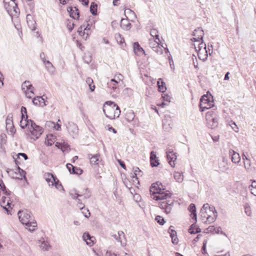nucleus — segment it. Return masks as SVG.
<instances>
[{"label":"nucleus","mask_w":256,"mask_h":256,"mask_svg":"<svg viewBox=\"0 0 256 256\" xmlns=\"http://www.w3.org/2000/svg\"><path fill=\"white\" fill-rule=\"evenodd\" d=\"M55 146L58 148L60 149L63 152H68L70 149L69 145L65 142H56Z\"/></svg>","instance_id":"5701e85b"},{"label":"nucleus","mask_w":256,"mask_h":256,"mask_svg":"<svg viewBox=\"0 0 256 256\" xmlns=\"http://www.w3.org/2000/svg\"><path fill=\"white\" fill-rule=\"evenodd\" d=\"M226 165V164L224 162H221L220 164V166H219L220 171L221 172H226L228 169V168H227Z\"/></svg>","instance_id":"09e8293b"},{"label":"nucleus","mask_w":256,"mask_h":256,"mask_svg":"<svg viewBox=\"0 0 256 256\" xmlns=\"http://www.w3.org/2000/svg\"><path fill=\"white\" fill-rule=\"evenodd\" d=\"M204 36V32L203 30L200 28L196 29L193 32L194 37L192 38V40L194 42V44L200 43L202 42Z\"/></svg>","instance_id":"f3484780"},{"label":"nucleus","mask_w":256,"mask_h":256,"mask_svg":"<svg viewBox=\"0 0 256 256\" xmlns=\"http://www.w3.org/2000/svg\"><path fill=\"white\" fill-rule=\"evenodd\" d=\"M44 178L50 186H54L59 190L62 188V186L58 178L50 172H45Z\"/></svg>","instance_id":"1a4fd4ad"},{"label":"nucleus","mask_w":256,"mask_h":256,"mask_svg":"<svg viewBox=\"0 0 256 256\" xmlns=\"http://www.w3.org/2000/svg\"><path fill=\"white\" fill-rule=\"evenodd\" d=\"M246 214L248 216H250L252 215V212L251 210L250 207L248 206H246L244 208Z\"/></svg>","instance_id":"864d4df0"},{"label":"nucleus","mask_w":256,"mask_h":256,"mask_svg":"<svg viewBox=\"0 0 256 256\" xmlns=\"http://www.w3.org/2000/svg\"><path fill=\"white\" fill-rule=\"evenodd\" d=\"M66 168L69 170V172L72 174V170L74 169V166L72 164H66Z\"/></svg>","instance_id":"680f3d73"},{"label":"nucleus","mask_w":256,"mask_h":256,"mask_svg":"<svg viewBox=\"0 0 256 256\" xmlns=\"http://www.w3.org/2000/svg\"><path fill=\"white\" fill-rule=\"evenodd\" d=\"M158 90L162 92H164L166 90V86L165 82L163 81L162 78H159L158 82Z\"/></svg>","instance_id":"bb28decb"},{"label":"nucleus","mask_w":256,"mask_h":256,"mask_svg":"<svg viewBox=\"0 0 256 256\" xmlns=\"http://www.w3.org/2000/svg\"><path fill=\"white\" fill-rule=\"evenodd\" d=\"M134 51L136 52H144L143 48L140 46L138 42L134 43Z\"/></svg>","instance_id":"58836bf2"},{"label":"nucleus","mask_w":256,"mask_h":256,"mask_svg":"<svg viewBox=\"0 0 256 256\" xmlns=\"http://www.w3.org/2000/svg\"><path fill=\"white\" fill-rule=\"evenodd\" d=\"M16 158L15 162L17 164H19L22 162V160L21 158H22L24 160H26L28 158L27 155L24 153H18L16 154Z\"/></svg>","instance_id":"393cba45"},{"label":"nucleus","mask_w":256,"mask_h":256,"mask_svg":"<svg viewBox=\"0 0 256 256\" xmlns=\"http://www.w3.org/2000/svg\"><path fill=\"white\" fill-rule=\"evenodd\" d=\"M43 99L41 97L34 98L33 99V102L36 105H40V100H42Z\"/></svg>","instance_id":"603ef678"},{"label":"nucleus","mask_w":256,"mask_h":256,"mask_svg":"<svg viewBox=\"0 0 256 256\" xmlns=\"http://www.w3.org/2000/svg\"><path fill=\"white\" fill-rule=\"evenodd\" d=\"M66 24L67 28L70 31H72L73 30L74 24L72 20H68L66 21Z\"/></svg>","instance_id":"a18cd8bd"},{"label":"nucleus","mask_w":256,"mask_h":256,"mask_svg":"<svg viewBox=\"0 0 256 256\" xmlns=\"http://www.w3.org/2000/svg\"><path fill=\"white\" fill-rule=\"evenodd\" d=\"M208 242V240H206L204 241L203 242V246L202 247V253L203 254H206V244Z\"/></svg>","instance_id":"13d9d810"},{"label":"nucleus","mask_w":256,"mask_h":256,"mask_svg":"<svg viewBox=\"0 0 256 256\" xmlns=\"http://www.w3.org/2000/svg\"><path fill=\"white\" fill-rule=\"evenodd\" d=\"M162 98L163 100L164 101H166L167 102H170L171 98L169 95H168L167 94H162Z\"/></svg>","instance_id":"5fc2aeb1"},{"label":"nucleus","mask_w":256,"mask_h":256,"mask_svg":"<svg viewBox=\"0 0 256 256\" xmlns=\"http://www.w3.org/2000/svg\"><path fill=\"white\" fill-rule=\"evenodd\" d=\"M82 212L84 214L85 217L88 218L90 216V212L88 210L87 208L82 207Z\"/></svg>","instance_id":"8fccbe9b"},{"label":"nucleus","mask_w":256,"mask_h":256,"mask_svg":"<svg viewBox=\"0 0 256 256\" xmlns=\"http://www.w3.org/2000/svg\"><path fill=\"white\" fill-rule=\"evenodd\" d=\"M155 220L158 224L162 226L164 225L165 223L164 218L160 216H157L155 218Z\"/></svg>","instance_id":"de8ad7c7"},{"label":"nucleus","mask_w":256,"mask_h":256,"mask_svg":"<svg viewBox=\"0 0 256 256\" xmlns=\"http://www.w3.org/2000/svg\"><path fill=\"white\" fill-rule=\"evenodd\" d=\"M82 173V170L79 168L74 166L72 174H81Z\"/></svg>","instance_id":"3c124183"},{"label":"nucleus","mask_w":256,"mask_h":256,"mask_svg":"<svg viewBox=\"0 0 256 256\" xmlns=\"http://www.w3.org/2000/svg\"><path fill=\"white\" fill-rule=\"evenodd\" d=\"M44 63L48 69V70L50 72H53L54 70V67L53 66L52 64L48 61V60H44Z\"/></svg>","instance_id":"e433bc0d"},{"label":"nucleus","mask_w":256,"mask_h":256,"mask_svg":"<svg viewBox=\"0 0 256 256\" xmlns=\"http://www.w3.org/2000/svg\"><path fill=\"white\" fill-rule=\"evenodd\" d=\"M214 106L213 97L212 94H208L202 96L200 100V108L201 111L209 109Z\"/></svg>","instance_id":"0eeeda50"},{"label":"nucleus","mask_w":256,"mask_h":256,"mask_svg":"<svg viewBox=\"0 0 256 256\" xmlns=\"http://www.w3.org/2000/svg\"><path fill=\"white\" fill-rule=\"evenodd\" d=\"M118 162L122 168H124V170L126 169V166L123 162L120 160H118Z\"/></svg>","instance_id":"e2e57ef3"},{"label":"nucleus","mask_w":256,"mask_h":256,"mask_svg":"<svg viewBox=\"0 0 256 256\" xmlns=\"http://www.w3.org/2000/svg\"><path fill=\"white\" fill-rule=\"evenodd\" d=\"M249 188L252 194L256 196V181H252Z\"/></svg>","instance_id":"ea45409f"},{"label":"nucleus","mask_w":256,"mask_h":256,"mask_svg":"<svg viewBox=\"0 0 256 256\" xmlns=\"http://www.w3.org/2000/svg\"><path fill=\"white\" fill-rule=\"evenodd\" d=\"M157 105H158V106H161V107H162V108H164V107L166 105H167V104H166V103L165 102H162L161 104H157Z\"/></svg>","instance_id":"774afa93"},{"label":"nucleus","mask_w":256,"mask_h":256,"mask_svg":"<svg viewBox=\"0 0 256 256\" xmlns=\"http://www.w3.org/2000/svg\"><path fill=\"white\" fill-rule=\"evenodd\" d=\"M22 90H27L28 89L34 90V88L29 81H25L22 85Z\"/></svg>","instance_id":"2f4dec72"},{"label":"nucleus","mask_w":256,"mask_h":256,"mask_svg":"<svg viewBox=\"0 0 256 256\" xmlns=\"http://www.w3.org/2000/svg\"><path fill=\"white\" fill-rule=\"evenodd\" d=\"M116 39L117 42L122 46H123L124 43V38H122L120 34H116Z\"/></svg>","instance_id":"37998d69"},{"label":"nucleus","mask_w":256,"mask_h":256,"mask_svg":"<svg viewBox=\"0 0 256 256\" xmlns=\"http://www.w3.org/2000/svg\"><path fill=\"white\" fill-rule=\"evenodd\" d=\"M158 206L163 210H164V212L166 214H170L172 210V206L174 204V200L172 198V194H170V197L166 198V196L162 198V199H158Z\"/></svg>","instance_id":"423d86ee"},{"label":"nucleus","mask_w":256,"mask_h":256,"mask_svg":"<svg viewBox=\"0 0 256 256\" xmlns=\"http://www.w3.org/2000/svg\"><path fill=\"white\" fill-rule=\"evenodd\" d=\"M82 238L88 246H92L94 244L95 238L94 236H91L88 233L84 232L83 234Z\"/></svg>","instance_id":"aec40b11"},{"label":"nucleus","mask_w":256,"mask_h":256,"mask_svg":"<svg viewBox=\"0 0 256 256\" xmlns=\"http://www.w3.org/2000/svg\"><path fill=\"white\" fill-rule=\"evenodd\" d=\"M167 160L170 166L174 168L177 160L176 153L174 152L172 148H168L166 151Z\"/></svg>","instance_id":"4468645a"},{"label":"nucleus","mask_w":256,"mask_h":256,"mask_svg":"<svg viewBox=\"0 0 256 256\" xmlns=\"http://www.w3.org/2000/svg\"><path fill=\"white\" fill-rule=\"evenodd\" d=\"M27 118L28 117H22V120L20 122V126L23 128H26L29 124V122Z\"/></svg>","instance_id":"c9c22d12"},{"label":"nucleus","mask_w":256,"mask_h":256,"mask_svg":"<svg viewBox=\"0 0 256 256\" xmlns=\"http://www.w3.org/2000/svg\"><path fill=\"white\" fill-rule=\"evenodd\" d=\"M150 162L152 166H157L159 165V160L156 156L155 152H152L150 156Z\"/></svg>","instance_id":"4be33fe9"},{"label":"nucleus","mask_w":256,"mask_h":256,"mask_svg":"<svg viewBox=\"0 0 256 256\" xmlns=\"http://www.w3.org/2000/svg\"><path fill=\"white\" fill-rule=\"evenodd\" d=\"M120 0H113V4L114 6H118L120 4Z\"/></svg>","instance_id":"338daca9"},{"label":"nucleus","mask_w":256,"mask_h":256,"mask_svg":"<svg viewBox=\"0 0 256 256\" xmlns=\"http://www.w3.org/2000/svg\"><path fill=\"white\" fill-rule=\"evenodd\" d=\"M188 232L191 234H194L200 232V229L197 228L196 225L192 224L188 230Z\"/></svg>","instance_id":"4c0bfd02"},{"label":"nucleus","mask_w":256,"mask_h":256,"mask_svg":"<svg viewBox=\"0 0 256 256\" xmlns=\"http://www.w3.org/2000/svg\"><path fill=\"white\" fill-rule=\"evenodd\" d=\"M170 237L172 238V242L174 244H178V239L176 237V231H172V233L170 234Z\"/></svg>","instance_id":"a19ab883"},{"label":"nucleus","mask_w":256,"mask_h":256,"mask_svg":"<svg viewBox=\"0 0 256 256\" xmlns=\"http://www.w3.org/2000/svg\"><path fill=\"white\" fill-rule=\"evenodd\" d=\"M194 48L197 52L198 58L202 60H205L208 56V53L206 49V45L203 42L199 44H194Z\"/></svg>","instance_id":"f8f14e48"},{"label":"nucleus","mask_w":256,"mask_h":256,"mask_svg":"<svg viewBox=\"0 0 256 256\" xmlns=\"http://www.w3.org/2000/svg\"><path fill=\"white\" fill-rule=\"evenodd\" d=\"M242 158H243V160H244V168L247 170H250V167H251V164H250V160L249 159H248L247 158V157L245 155H244L242 156Z\"/></svg>","instance_id":"f704fd0d"},{"label":"nucleus","mask_w":256,"mask_h":256,"mask_svg":"<svg viewBox=\"0 0 256 256\" xmlns=\"http://www.w3.org/2000/svg\"><path fill=\"white\" fill-rule=\"evenodd\" d=\"M134 174L135 176L137 178L138 176H140L142 175V172L138 168H136L134 170Z\"/></svg>","instance_id":"4d7b16f0"},{"label":"nucleus","mask_w":256,"mask_h":256,"mask_svg":"<svg viewBox=\"0 0 256 256\" xmlns=\"http://www.w3.org/2000/svg\"><path fill=\"white\" fill-rule=\"evenodd\" d=\"M24 92L26 96L29 98H31L34 96V90L28 89L27 90H24Z\"/></svg>","instance_id":"79ce46f5"},{"label":"nucleus","mask_w":256,"mask_h":256,"mask_svg":"<svg viewBox=\"0 0 256 256\" xmlns=\"http://www.w3.org/2000/svg\"><path fill=\"white\" fill-rule=\"evenodd\" d=\"M70 15L74 19H78L79 17L78 10L76 8H72L70 12Z\"/></svg>","instance_id":"473e14b6"},{"label":"nucleus","mask_w":256,"mask_h":256,"mask_svg":"<svg viewBox=\"0 0 256 256\" xmlns=\"http://www.w3.org/2000/svg\"><path fill=\"white\" fill-rule=\"evenodd\" d=\"M231 126L232 128L236 132H238V128L235 122H233L231 124Z\"/></svg>","instance_id":"052dcab7"},{"label":"nucleus","mask_w":256,"mask_h":256,"mask_svg":"<svg viewBox=\"0 0 256 256\" xmlns=\"http://www.w3.org/2000/svg\"><path fill=\"white\" fill-rule=\"evenodd\" d=\"M30 132L34 139L38 138L42 132V128L37 126L36 124H31V128L30 129Z\"/></svg>","instance_id":"2eb2a0df"},{"label":"nucleus","mask_w":256,"mask_h":256,"mask_svg":"<svg viewBox=\"0 0 256 256\" xmlns=\"http://www.w3.org/2000/svg\"><path fill=\"white\" fill-rule=\"evenodd\" d=\"M150 191L152 198L155 200H158V199H162L164 196L169 198L170 194L171 193L166 190L162 184L159 182L152 184L150 187Z\"/></svg>","instance_id":"7ed1b4c3"},{"label":"nucleus","mask_w":256,"mask_h":256,"mask_svg":"<svg viewBox=\"0 0 256 256\" xmlns=\"http://www.w3.org/2000/svg\"><path fill=\"white\" fill-rule=\"evenodd\" d=\"M21 114L22 117H28L26 114V109L24 106H22L21 108Z\"/></svg>","instance_id":"6e6d98bb"},{"label":"nucleus","mask_w":256,"mask_h":256,"mask_svg":"<svg viewBox=\"0 0 256 256\" xmlns=\"http://www.w3.org/2000/svg\"><path fill=\"white\" fill-rule=\"evenodd\" d=\"M206 120L208 126L210 128H214L218 126V118L217 113L214 110H210L206 112Z\"/></svg>","instance_id":"9d476101"},{"label":"nucleus","mask_w":256,"mask_h":256,"mask_svg":"<svg viewBox=\"0 0 256 256\" xmlns=\"http://www.w3.org/2000/svg\"><path fill=\"white\" fill-rule=\"evenodd\" d=\"M103 111L106 116L112 120L118 118L120 114L118 106L112 101H108L104 103Z\"/></svg>","instance_id":"39448f33"},{"label":"nucleus","mask_w":256,"mask_h":256,"mask_svg":"<svg viewBox=\"0 0 256 256\" xmlns=\"http://www.w3.org/2000/svg\"><path fill=\"white\" fill-rule=\"evenodd\" d=\"M78 32L82 40H86L91 34V30L88 24L82 25L78 29Z\"/></svg>","instance_id":"ddd939ff"},{"label":"nucleus","mask_w":256,"mask_h":256,"mask_svg":"<svg viewBox=\"0 0 256 256\" xmlns=\"http://www.w3.org/2000/svg\"><path fill=\"white\" fill-rule=\"evenodd\" d=\"M4 6L12 16H16L19 14V9L14 0H4Z\"/></svg>","instance_id":"6e6552de"},{"label":"nucleus","mask_w":256,"mask_h":256,"mask_svg":"<svg viewBox=\"0 0 256 256\" xmlns=\"http://www.w3.org/2000/svg\"><path fill=\"white\" fill-rule=\"evenodd\" d=\"M174 179L178 182H182L184 180L182 172H174Z\"/></svg>","instance_id":"c85d7f7f"},{"label":"nucleus","mask_w":256,"mask_h":256,"mask_svg":"<svg viewBox=\"0 0 256 256\" xmlns=\"http://www.w3.org/2000/svg\"><path fill=\"white\" fill-rule=\"evenodd\" d=\"M0 196H2L0 204L7 212L10 213V211L14 206L13 196L10 192L6 190V187L2 179L0 178Z\"/></svg>","instance_id":"f257e3e1"},{"label":"nucleus","mask_w":256,"mask_h":256,"mask_svg":"<svg viewBox=\"0 0 256 256\" xmlns=\"http://www.w3.org/2000/svg\"><path fill=\"white\" fill-rule=\"evenodd\" d=\"M67 128L68 132L70 134H72L74 137L78 134V126L74 122L68 123V126H67Z\"/></svg>","instance_id":"6ab92c4d"},{"label":"nucleus","mask_w":256,"mask_h":256,"mask_svg":"<svg viewBox=\"0 0 256 256\" xmlns=\"http://www.w3.org/2000/svg\"><path fill=\"white\" fill-rule=\"evenodd\" d=\"M86 82L88 85L89 88L91 92H94L96 86L94 84V80L91 78H88L86 80Z\"/></svg>","instance_id":"72a5a7b5"},{"label":"nucleus","mask_w":256,"mask_h":256,"mask_svg":"<svg viewBox=\"0 0 256 256\" xmlns=\"http://www.w3.org/2000/svg\"><path fill=\"white\" fill-rule=\"evenodd\" d=\"M56 140V137L52 134H48L45 140V144L48 146L53 144Z\"/></svg>","instance_id":"a878e982"},{"label":"nucleus","mask_w":256,"mask_h":256,"mask_svg":"<svg viewBox=\"0 0 256 256\" xmlns=\"http://www.w3.org/2000/svg\"><path fill=\"white\" fill-rule=\"evenodd\" d=\"M108 87L114 90L119 87L120 84L112 79L108 82Z\"/></svg>","instance_id":"7c9ffc66"},{"label":"nucleus","mask_w":256,"mask_h":256,"mask_svg":"<svg viewBox=\"0 0 256 256\" xmlns=\"http://www.w3.org/2000/svg\"><path fill=\"white\" fill-rule=\"evenodd\" d=\"M106 256H116V254L111 252H107Z\"/></svg>","instance_id":"69168bd1"},{"label":"nucleus","mask_w":256,"mask_h":256,"mask_svg":"<svg viewBox=\"0 0 256 256\" xmlns=\"http://www.w3.org/2000/svg\"><path fill=\"white\" fill-rule=\"evenodd\" d=\"M200 216L203 222L210 224L215 221L216 212L214 207H210L208 204H206L203 206L200 210Z\"/></svg>","instance_id":"f03ea898"},{"label":"nucleus","mask_w":256,"mask_h":256,"mask_svg":"<svg viewBox=\"0 0 256 256\" xmlns=\"http://www.w3.org/2000/svg\"><path fill=\"white\" fill-rule=\"evenodd\" d=\"M88 158H90V163L92 166H99V164L102 162V160L100 158V155L99 154H88Z\"/></svg>","instance_id":"a211bd4d"},{"label":"nucleus","mask_w":256,"mask_h":256,"mask_svg":"<svg viewBox=\"0 0 256 256\" xmlns=\"http://www.w3.org/2000/svg\"><path fill=\"white\" fill-rule=\"evenodd\" d=\"M232 154V161L234 163H238L240 160V157L238 153L234 151L230 152Z\"/></svg>","instance_id":"c756f323"},{"label":"nucleus","mask_w":256,"mask_h":256,"mask_svg":"<svg viewBox=\"0 0 256 256\" xmlns=\"http://www.w3.org/2000/svg\"><path fill=\"white\" fill-rule=\"evenodd\" d=\"M50 123L53 126L54 128L57 130H60L61 129L60 120H58L56 124H55L53 122H50Z\"/></svg>","instance_id":"49530a36"},{"label":"nucleus","mask_w":256,"mask_h":256,"mask_svg":"<svg viewBox=\"0 0 256 256\" xmlns=\"http://www.w3.org/2000/svg\"><path fill=\"white\" fill-rule=\"evenodd\" d=\"M106 127L108 128L107 129L108 131L112 132L114 134L116 133V130L114 128H113L112 126H111L110 125L107 126Z\"/></svg>","instance_id":"bf43d9fd"},{"label":"nucleus","mask_w":256,"mask_h":256,"mask_svg":"<svg viewBox=\"0 0 256 256\" xmlns=\"http://www.w3.org/2000/svg\"><path fill=\"white\" fill-rule=\"evenodd\" d=\"M4 78L2 73L0 72V87L3 86Z\"/></svg>","instance_id":"0e129e2a"},{"label":"nucleus","mask_w":256,"mask_h":256,"mask_svg":"<svg viewBox=\"0 0 256 256\" xmlns=\"http://www.w3.org/2000/svg\"><path fill=\"white\" fill-rule=\"evenodd\" d=\"M18 218L23 224L26 226V228L30 231L34 230L37 227L36 220L32 219L30 212L26 210H20L18 212Z\"/></svg>","instance_id":"20e7f679"},{"label":"nucleus","mask_w":256,"mask_h":256,"mask_svg":"<svg viewBox=\"0 0 256 256\" xmlns=\"http://www.w3.org/2000/svg\"><path fill=\"white\" fill-rule=\"evenodd\" d=\"M148 44L149 46L157 54H162L164 48L161 44L160 38H156V39L150 38Z\"/></svg>","instance_id":"9b49d317"},{"label":"nucleus","mask_w":256,"mask_h":256,"mask_svg":"<svg viewBox=\"0 0 256 256\" xmlns=\"http://www.w3.org/2000/svg\"><path fill=\"white\" fill-rule=\"evenodd\" d=\"M27 24L28 28L32 31H34L36 28V22L30 15H28L26 16Z\"/></svg>","instance_id":"412c9836"},{"label":"nucleus","mask_w":256,"mask_h":256,"mask_svg":"<svg viewBox=\"0 0 256 256\" xmlns=\"http://www.w3.org/2000/svg\"><path fill=\"white\" fill-rule=\"evenodd\" d=\"M150 34L151 36L150 38H154V39H156V38H159L158 32L156 29L151 30Z\"/></svg>","instance_id":"c03bdc74"},{"label":"nucleus","mask_w":256,"mask_h":256,"mask_svg":"<svg viewBox=\"0 0 256 256\" xmlns=\"http://www.w3.org/2000/svg\"><path fill=\"white\" fill-rule=\"evenodd\" d=\"M6 130L8 134L13 135L16 132V130L13 124L12 115V114H8L6 120Z\"/></svg>","instance_id":"dca6fc26"},{"label":"nucleus","mask_w":256,"mask_h":256,"mask_svg":"<svg viewBox=\"0 0 256 256\" xmlns=\"http://www.w3.org/2000/svg\"><path fill=\"white\" fill-rule=\"evenodd\" d=\"M112 80H114L116 82L119 84L120 85L123 84V80H124V76L120 73L116 74Z\"/></svg>","instance_id":"cd10ccee"},{"label":"nucleus","mask_w":256,"mask_h":256,"mask_svg":"<svg viewBox=\"0 0 256 256\" xmlns=\"http://www.w3.org/2000/svg\"><path fill=\"white\" fill-rule=\"evenodd\" d=\"M190 212H191L190 216L192 219L196 220V208L194 204H191L188 208Z\"/></svg>","instance_id":"b1692460"}]
</instances>
